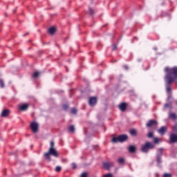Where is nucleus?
Returning a JSON list of instances; mask_svg holds the SVG:
<instances>
[{
  "instance_id": "obj_5",
  "label": "nucleus",
  "mask_w": 177,
  "mask_h": 177,
  "mask_svg": "<svg viewBox=\"0 0 177 177\" xmlns=\"http://www.w3.org/2000/svg\"><path fill=\"white\" fill-rule=\"evenodd\" d=\"M30 128L33 133H37L39 131V125L37 122H32Z\"/></svg>"
},
{
  "instance_id": "obj_27",
  "label": "nucleus",
  "mask_w": 177,
  "mask_h": 177,
  "mask_svg": "<svg viewBox=\"0 0 177 177\" xmlns=\"http://www.w3.org/2000/svg\"><path fill=\"white\" fill-rule=\"evenodd\" d=\"M153 143H155V145H157V144L160 143V139H158V138H153Z\"/></svg>"
},
{
  "instance_id": "obj_3",
  "label": "nucleus",
  "mask_w": 177,
  "mask_h": 177,
  "mask_svg": "<svg viewBox=\"0 0 177 177\" xmlns=\"http://www.w3.org/2000/svg\"><path fill=\"white\" fill-rule=\"evenodd\" d=\"M156 148V145L150 142H145V145L141 147V151L142 153H149V150H152Z\"/></svg>"
},
{
  "instance_id": "obj_36",
  "label": "nucleus",
  "mask_w": 177,
  "mask_h": 177,
  "mask_svg": "<svg viewBox=\"0 0 177 177\" xmlns=\"http://www.w3.org/2000/svg\"><path fill=\"white\" fill-rule=\"evenodd\" d=\"M122 67L124 70H129V66H128V65H123Z\"/></svg>"
},
{
  "instance_id": "obj_19",
  "label": "nucleus",
  "mask_w": 177,
  "mask_h": 177,
  "mask_svg": "<svg viewBox=\"0 0 177 177\" xmlns=\"http://www.w3.org/2000/svg\"><path fill=\"white\" fill-rule=\"evenodd\" d=\"M87 15H89L90 16H93L95 15V10L92 9L91 8H89L88 12H86Z\"/></svg>"
},
{
  "instance_id": "obj_9",
  "label": "nucleus",
  "mask_w": 177,
  "mask_h": 177,
  "mask_svg": "<svg viewBox=\"0 0 177 177\" xmlns=\"http://www.w3.org/2000/svg\"><path fill=\"white\" fill-rule=\"evenodd\" d=\"M170 143L177 142V134L171 133L169 136Z\"/></svg>"
},
{
  "instance_id": "obj_33",
  "label": "nucleus",
  "mask_w": 177,
  "mask_h": 177,
  "mask_svg": "<svg viewBox=\"0 0 177 177\" xmlns=\"http://www.w3.org/2000/svg\"><path fill=\"white\" fill-rule=\"evenodd\" d=\"M169 107H172V105L171 104H165V108L168 109Z\"/></svg>"
},
{
  "instance_id": "obj_4",
  "label": "nucleus",
  "mask_w": 177,
  "mask_h": 177,
  "mask_svg": "<svg viewBox=\"0 0 177 177\" xmlns=\"http://www.w3.org/2000/svg\"><path fill=\"white\" fill-rule=\"evenodd\" d=\"M126 140H128V136L125 134H122L118 136V137H113L112 138L113 143H123V142H126Z\"/></svg>"
},
{
  "instance_id": "obj_24",
  "label": "nucleus",
  "mask_w": 177,
  "mask_h": 177,
  "mask_svg": "<svg viewBox=\"0 0 177 177\" xmlns=\"http://www.w3.org/2000/svg\"><path fill=\"white\" fill-rule=\"evenodd\" d=\"M0 88H5V82L2 79H0Z\"/></svg>"
},
{
  "instance_id": "obj_17",
  "label": "nucleus",
  "mask_w": 177,
  "mask_h": 177,
  "mask_svg": "<svg viewBox=\"0 0 177 177\" xmlns=\"http://www.w3.org/2000/svg\"><path fill=\"white\" fill-rule=\"evenodd\" d=\"M118 162L120 165H124L125 164V159H124V158H119L118 159Z\"/></svg>"
},
{
  "instance_id": "obj_26",
  "label": "nucleus",
  "mask_w": 177,
  "mask_h": 177,
  "mask_svg": "<svg viewBox=\"0 0 177 177\" xmlns=\"http://www.w3.org/2000/svg\"><path fill=\"white\" fill-rule=\"evenodd\" d=\"M77 109L74 107L71 109V114H77Z\"/></svg>"
},
{
  "instance_id": "obj_18",
  "label": "nucleus",
  "mask_w": 177,
  "mask_h": 177,
  "mask_svg": "<svg viewBox=\"0 0 177 177\" xmlns=\"http://www.w3.org/2000/svg\"><path fill=\"white\" fill-rule=\"evenodd\" d=\"M102 165L104 169H106V170L110 169V163L105 162L102 163Z\"/></svg>"
},
{
  "instance_id": "obj_38",
  "label": "nucleus",
  "mask_w": 177,
  "mask_h": 177,
  "mask_svg": "<svg viewBox=\"0 0 177 177\" xmlns=\"http://www.w3.org/2000/svg\"><path fill=\"white\" fill-rule=\"evenodd\" d=\"M135 40L138 41V37H134L133 39V40H132V42H133V41H135Z\"/></svg>"
},
{
  "instance_id": "obj_13",
  "label": "nucleus",
  "mask_w": 177,
  "mask_h": 177,
  "mask_svg": "<svg viewBox=\"0 0 177 177\" xmlns=\"http://www.w3.org/2000/svg\"><path fill=\"white\" fill-rule=\"evenodd\" d=\"M129 133L131 136H133V137L138 136V131L136 129H130Z\"/></svg>"
},
{
  "instance_id": "obj_14",
  "label": "nucleus",
  "mask_w": 177,
  "mask_h": 177,
  "mask_svg": "<svg viewBox=\"0 0 177 177\" xmlns=\"http://www.w3.org/2000/svg\"><path fill=\"white\" fill-rule=\"evenodd\" d=\"M129 153H131V154H133V153H136V147L133 145H130L129 147Z\"/></svg>"
},
{
  "instance_id": "obj_11",
  "label": "nucleus",
  "mask_w": 177,
  "mask_h": 177,
  "mask_svg": "<svg viewBox=\"0 0 177 177\" xmlns=\"http://www.w3.org/2000/svg\"><path fill=\"white\" fill-rule=\"evenodd\" d=\"M118 107L121 111H122V112L126 111H127V103L122 102L120 104H119Z\"/></svg>"
},
{
  "instance_id": "obj_6",
  "label": "nucleus",
  "mask_w": 177,
  "mask_h": 177,
  "mask_svg": "<svg viewBox=\"0 0 177 177\" xmlns=\"http://www.w3.org/2000/svg\"><path fill=\"white\" fill-rule=\"evenodd\" d=\"M97 104V97H90L88 100V104L91 107H95Z\"/></svg>"
},
{
  "instance_id": "obj_8",
  "label": "nucleus",
  "mask_w": 177,
  "mask_h": 177,
  "mask_svg": "<svg viewBox=\"0 0 177 177\" xmlns=\"http://www.w3.org/2000/svg\"><path fill=\"white\" fill-rule=\"evenodd\" d=\"M158 125V122L156 120H150L147 123L146 126L147 128H151V127H157Z\"/></svg>"
},
{
  "instance_id": "obj_16",
  "label": "nucleus",
  "mask_w": 177,
  "mask_h": 177,
  "mask_svg": "<svg viewBox=\"0 0 177 177\" xmlns=\"http://www.w3.org/2000/svg\"><path fill=\"white\" fill-rule=\"evenodd\" d=\"M48 31L50 34V35H53V34H55V32H56V28L51 27V28H48Z\"/></svg>"
},
{
  "instance_id": "obj_35",
  "label": "nucleus",
  "mask_w": 177,
  "mask_h": 177,
  "mask_svg": "<svg viewBox=\"0 0 177 177\" xmlns=\"http://www.w3.org/2000/svg\"><path fill=\"white\" fill-rule=\"evenodd\" d=\"M103 177H113L111 174H106L103 176Z\"/></svg>"
},
{
  "instance_id": "obj_32",
  "label": "nucleus",
  "mask_w": 177,
  "mask_h": 177,
  "mask_svg": "<svg viewBox=\"0 0 177 177\" xmlns=\"http://www.w3.org/2000/svg\"><path fill=\"white\" fill-rule=\"evenodd\" d=\"M80 177H88V172H84L81 174Z\"/></svg>"
},
{
  "instance_id": "obj_40",
  "label": "nucleus",
  "mask_w": 177,
  "mask_h": 177,
  "mask_svg": "<svg viewBox=\"0 0 177 177\" xmlns=\"http://www.w3.org/2000/svg\"><path fill=\"white\" fill-rule=\"evenodd\" d=\"M138 62H142V59H138Z\"/></svg>"
},
{
  "instance_id": "obj_10",
  "label": "nucleus",
  "mask_w": 177,
  "mask_h": 177,
  "mask_svg": "<svg viewBox=\"0 0 177 177\" xmlns=\"http://www.w3.org/2000/svg\"><path fill=\"white\" fill-rule=\"evenodd\" d=\"M28 106H30L28 104H22L19 106V110L20 111H26L28 109Z\"/></svg>"
},
{
  "instance_id": "obj_15",
  "label": "nucleus",
  "mask_w": 177,
  "mask_h": 177,
  "mask_svg": "<svg viewBox=\"0 0 177 177\" xmlns=\"http://www.w3.org/2000/svg\"><path fill=\"white\" fill-rule=\"evenodd\" d=\"M158 131L159 133H160V135H164L165 132H167V127H162Z\"/></svg>"
},
{
  "instance_id": "obj_21",
  "label": "nucleus",
  "mask_w": 177,
  "mask_h": 177,
  "mask_svg": "<svg viewBox=\"0 0 177 177\" xmlns=\"http://www.w3.org/2000/svg\"><path fill=\"white\" fill-rule=\"evenodd\" d=\"M32 78H38L39 77V72H35L32 75Z\"/></svg>"
},
{
  "instance_id": "obj_42",
  "label": "nucleus",
  "mask_w": 177,
  "mask_h": 177,
  "mask_svg": "<svg viewBox=\"0 0 177 177\" xmlns=\"http://www.w3.org/2000/svg\"><path fill=\"white\" fill-rule=\"evenodd\" d=\"M117 59H115V61H113V63H116Z\"/></svg>"
},
{
  "instance_id": "obj_20",
  "label": "nucleus",
  "mask_w": 177,
  "mask_h": 177,
  "mask_svg": "<svg viewBox=\"0 0 177 177\" xmlns=\"http://www.w3.org/2000/svg\"><path fill=\"white\" fill-rule=\"evenodd\" d=\"M147 136L149 139H151V138H153V136H154V133L153 131H149Z\"/></svg>"
},
{
  "instance_id": "obj_23",
  "label": "nucleus",
  "mask_w": 177,
  "mask_h": 177,
  "mask_svg": "<svg viewBox=\"0 0 177 177\" xmlns=\"http://www.w3.org/2000/svg\"><path fill=\"white\" fill-rule=\"evenodd\" d=\"M68 131H69V132H75V128L74 127V126L73 125H71L69 127H68Z\"/></svg>"
},
{
  "instance_id": "obj_37",
  "label": "nucleus",
  "mask_w": 177,
  "mask_h": 177,
  "mask_svg": "<svg viewBox=\"0 0 177 177\" xmlns=\"http://www.w3.org/2000/svg\"><path fill=\"white\" fill-rule=\"evenodd\" d=\"M173 131H174L175 132L177 131V124H176L174 125V127H173Z\"/></svg>"
},
{
  "instance_id": "obj_41",
  "label": "nucleus",
  "mask_w": 177,
  "mask_h": 177,
  "mask_svg": "<svg viewBox=\"0 0 177 177\" xmlns=\"http://www.w3.org/2000/svg\"><path fill=\"white\" fill-rule=\"evenodd\" d=\"M26 35H28V33L24 35V37H26Z\"/></svg>"
},
{
  "instance_id": "obj_39",
  "label": "nucleus",
  "mask_w": 177,
  "mask_h": 177,
  "mask_svg": "<svg viewBox=\"0 0 177 177\" xmlns=\"http://www.w3.org/2000/svg\"><path fill=\"white\" fill-rule=\"evenodd\" d=\"M156 177H160V174H156Z\"/></svg>"
},
{
  "instance_id": "obj_30",
  "label": "nucleus",
  "mask_w": 177,
  "mask_h": 177,
  "mask_svg": "<svg viewBox=\"0 0 177 177\" xmlns=\"http://www.w3.org/2000/svg\"><path fill=\"white\" fill-rule=\"evenodd\" d=\"M60 171H62V167L60 166L56 167L55 171L56 172H60Z\"/></svg>"
},
{
  "instance_id": "obj_34",
  "label": "nucleus",
  "mask_w": 177,
  "mask_h": 177,
  "mask_svg": "<svg viewBox=\"0 0 177 177\" xmlns=\"http://www.w3.org/2000/svg\"><path fill=\"white\" fill-rule=\"evenodd\" d=\"M72 168H73V169H77V164H75V163H72Z\"/></svg>"
},
{
  "instance_id": "obj_31",
  "label": "nucleus",
  "mask_w": 177,
  "mask_h": 177,
  "mask_svg": "<svg viewBox=\"0 0 177 177\" xmlns=\"http://www.w3.org/2000/svg\"><path fill=\"white\" fill-rule=\"evenodd\" d=\"M162 177H172V174L165 173V174H163Z\"/></svg>"
},
{
  "instance_id": "obj_1",
  "label": "nucleus",
  "mask_w": 177,
  "mask_h": 177,
  "mask_svg": "<svg viewBox=\"0 0 177 177\" xmlns=\"http://www.w3.org/2000/svg\"><path fill=\"white\" fill-rule=\"evenodd\" d=\"M164 71L165 89L168 95V99H169L171 97V93H172V84L177 85V66H167L165 68Z\"/></svg>"
},
{
  "instance_id": "obj_2",
  "label": "nucleus",
  "mask_w": 177,
  "mask_h": 177,
  "mask_svg": "<svg viewBox=\"0 0 177 177\" xmlns=\"http://www.w3.org/2000/svg\"><path fill=\"white\" fill-rule=\"evenodd\" d=\"M50 156H53V157H59V153L57 151L55 148H49L48 152L44 154V158L47 160V161H52V158Z\"/></svg>"
},
{
  "instance_id": "obj_29",
  "label": "nucleus",
  "mask_w": 177,
  "mask_h": 177,
  "mask_svg": "<svg viewBox=\"0 0 177 177\" xmlns=\"http://www.w3.org/2000/svg\"><path fill=\"white\" fill-rule=\"evenodd\" d=\"M50 149H55V142L51 141L50 143Z\"/></svg>"
},
{
  "instance_id": "obj_25",
  "label": "nucleus",
  "mask_w": 177,
  "mask_h": 177,
  "mask_svg": "<svg viewBox=\"0 0 177 177\" xmlns=\"http://www.w3.org/2000/svg\"><path fill=\"white\" fill-rule=\"evenodd\" d=\"M62 109H63V110L66 111V110H68V104H63L62 105Z\"/></svg>"
},
{
  "instance_id": "obj_12",
  "label": "nucleus",
  "mask_w": 177,
  "mask_h": 177,
  "mask_svg": "<svg viewBox=\"0 0 177 177\" xmlns=\"http://www.w3.org/2000/svg\"><path fill=\"white\" fill-rule=\"evenodd\" d=\"M10 113V111H9V109H4L1 112V117H3V118L8 117V115H9Z\"/></svg>"
},
{
  "instance_id": "obj_22",
  "label": "nucleus",
  "mask_w": 177,
  "mask_h": 177,
  "mask_svg": "<svg viewBox=\"0 0 177 177\" xmlns=\"http://www.w3.org/2000/svg\"><path fill=\"white\" fill-rule=\"evenodd\" d=\"M169 118H171V120H176L177 116L175 113H170L169 114Z\"/></svg>"
},
{
  "instance_id": "obj_7",
  "label": "nucleus",
  "mask_w": 177,
  "mask_h": 177,
  "mask_svg": "<svg viewBox=\"0 0 177 177\" xmlns=\"http://www.w3.org/2000/svg\"><path fill=\"white\" fill-rule=\"evenodd\" d=\"M162 151H164V149L162 148H160L158 149V153L156 155V161L158 164H161V157H162Z\"/></svg>"
},
{
  "instance_id": "obj_28",
  "label": "nucleus",
  "mask_w": 177,
  "mask_h": 177,
  "mask_svg": "<svg viewBox=\"0 0 177 177\" xmlns=\"http://www.w3.org/2000/svg\"><path fill=\"white\" fill-rule=\"evenodd\" d=\"M117 49H118L117 44H113L112 45V50L114 52V51L117 50Z\"/></svg>"
}]
</instances>
